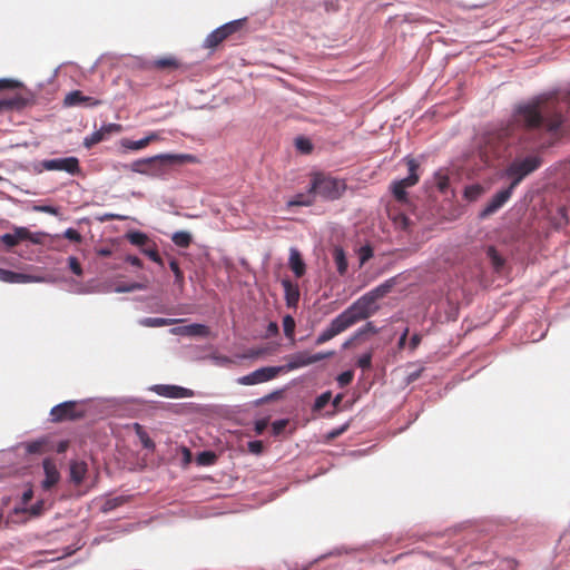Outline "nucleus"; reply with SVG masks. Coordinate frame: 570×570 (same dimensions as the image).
I'll return each mask as SVG.
<instances>
[{
	"mask_svg": "<svg viewBox=\"0 0 570 570\" xmlns=\"http://www.w3.org/2000/svg\"><path fill=\"white\" fill-rule=\"evenodd\" d=\"M357 365L363 370L367 371L372 367V353H365L361 355L357 360Z\"/></svg>",
	"mask_w": 570,
	"mask_h": 570,
	"instance_id": "a18cd8bd",
	"label": "nucleus"
},
{
	"mask_svg": "<svg viewBox=\"0 0 570 570\" xmlns=\"http://www.w3.org/2000/svg\"><path fill=\"white\" fill-rule=\"evenodd\" d=\"M333 355H334L333 351L325 352V353L320 352L316 354H309L308 352H298V353L288 355L286 357L287 363L282 367H283V371L289 372V371H294V370H297L301 367L312 365L322 360L332 357Z\"/></svg>",
	"mask_w": 570,
	"mask_h": 570,
	"instance_id": "f8f14e48",
	"label": "nucleus"
},
{
	"mask_svg": "<svg viewBox=\"0 0 570 570\" xmlns=\"http://www.w3.org/2000/svg\"><path fill=\"white\" fill-rule=\"evenodd\" d=\"M409 335V328H405V331L402 333L400 340H399V347L402 348L405 345L406 338Z\"/></svg>",
	"mask_w": 570,
	"mask_h": 570,
	"instance_id": "774afa93",
	"label": "nucleus"
},
{
	"mask_svg": "<svg viewBox=\"0 0 570 570\" xmlns=\"http://www.w3.org/2000/svg\"><path fill=\"white\" fill-rule=\"evenodd\" d=\"M191 158L189 155H157L131 163L130 169L138 174L157 175L166 166L183 164Z\"/></svg>",
	"mask_w": 570,
	"mask_h": 570,
	"instance_id": "39448f33",
	"label": "nucleus"
},
{
	"mask_svg": "<svg viewBox=\"0 0 570 570\" xmlns=\"http://www.w3.org/2000/svg\"><path fill=\"white\" fill-rule=\"evenodd\" d=\"M155 391L161 396L171 399L189 397L193 395L190 390L177 385H157Z\"/></svg>",
	"mask_w": 570,
	"mask_h": 570,
	"instance_id": "6ab92c4d",
	"label": "nucleus"
},
{
	"mask_svg": "<svg viewBox=\"0 0 570 570\" xmlns=\"http://www.w3.org/2000/svg\"><path fill=\"white\" fill-rule=\"evenodd\" d=\"M284 333L287 337H292L295 330L294 318L289 315L285 316L283 320Z\"/></svg>",
	"mask_w": 570,
	"mask_h": 570,
	"instance_id": "37998d69",
	"label": "nucleus"
},
{
	"mask_svg": "<svg viewBox=\"0 0 570 570\" xmlns=\"http://www.w3.org/2000/svg\"><path fill=\"white\" fill-rule=\"evenodd\" d=\"M68 266H69L70 271H71L75 275H77V276H79V277H80V276H82V274H83V272H82V267H81V265H80V263H79V261H78V258H77V257H75V256H70V257L68 258Z\"/></svg>",
	"mask_w": 570,
	"mask_h": 570,
	"instance_id": "c03bdc74",
	"label": "nucleus"
},
{
	"mask_svg": "<svg viewBox=\"0 0 570 570\" xmlns=\"http://www.w3.org/2000/svg\"><path fill=\"white\" fill-rule=\"evenodd\" d=\"M435 185L438 189L445 193L450 185V178L443 170H439L434 176Z\"/></svg>",
	"mask_w": 570,
	"mask_h": 570,
	"instance_id": "f704fd0d",
	"label": "nucleus"
},
{
	"mask_svg": "<svg viewBox=\"0 0 570 570\" xmlns=\"http://www.w3.org/2000/svg\"><path fill=\"white\" fill-rule=\"evenodd\" d=\"M42 449V442L36 441L28 444V452L39 453Z\"/></svg>",
	"mask_w": 570,
	"mask_h": 570,
	"instance_id": "bf43d9fd",
	"label": "nucleus"
},
{
	"mask_svg": "<svg viewBox=\"0 0 570 570\" xmlns=\"http://www.w3.org/2000/svg\"><path fill=\"white\" fill-rule=\"evenodd\" d=\"M421 343V335L414 334L410 340V347L411 350H415Z\"/></svg>",
	"mask_w": 570,
	"mask_h": 570,
	"instance_id": "680f3d73",
	"label": "nucleus"
},
{
	"mask_svg": "<svg viewBox=\"0 0 570 570\" xmlns=\"http://www.w3.org/2000/svg\"><path fill=\"white\" fill-rule=\"evenodd\" d=\"M534 170V157L529 155L522 160H514L507 168V176L512 179L510 186L511 188H515V186L523 179L524 176Z\"/></svg>",
	"mask_w": 570,
	"mask_h": 570,
	"instance_id": "ddd939ff",
	"label": "nucleus"
},
{
	"mask_svg": "<svg viewBox=\"0 0 570 570\" xmlns=\"http://www.w3.org/2000/svg\"><path fill=\"white\" fill-rule=\"evenodd\" d=\"M569 109L568 96L559 89L537 94V169L542 164L539 155V147L542 146L540 134L547 132L551 138L563 136L569 120Z\"/></svg>",
	"mask_w": 570,
	"mask_h": 570,
	"instance_id": "f03ea898",
	"label": "nucleus"
},
{
	"mask_svg": "<svg viewBox=\"0 0 570 570\" xmlns=\"http://www.w3.org/2000/svg\"><path fill=\"white\" fill-rule=\"evenodd\" d=\"M395 285V279L390 278L361 296L348 308L358 321L366 320L376 311V302L386 296Z\"/></svg>",
	"mask_w": 570,
	"mask_h": 570,
	"instance_id": "20e7f679",
	"label": "nucleus"
},
{
	"mask_svg": "<svg viewBox=\"0 0 570 570\" xmlns=\"http://www.w3.org/2000/svg\"><path fill=\"white\" fill-rule=\"evenodd\" d=\"M31 99L22 95H14L13 97L3 99V105H7V110L22 109L30 104Z\"/></svg>",
	"mask_w": 570,
	"mask_h": 570,
	"instance_id": "bb28decb",
	"label": "nucleus"
},
{
	"mask_svg": "<svg viewBox=\"0 0 570 570\" xmlns=\"http://www.w3.org/2000/svg\"><path fill=\"white\" fill-rule=\"evenodd\" d=\"M266 425H267L266 421H264V420L263 421H257L256 425H255L256 432L258 434L263 433V431L265 430Z\"/></svg>",
	"mask_w": 570,
	"mask_h": 570,
	"instance_id": "338daca9",
	"label": "nucleus"
},
{
	"mask_svg": "<svg viewBox=\"0 0 570 570\" xmlns=\"http://www.w3.org/2000/svg\"><path fill=\"white\" fill-rule=\"evenodd\" d=\"M42 166L47 170H61L71 175L80 171L79 160L76 157L43 160Z\"/></svg>",
	"mask_w": 570,
	"mask_h": 570,
	"instance_id": "2eb2a0df",
	"label": "nucleus"
},
{
	"mask_svg": "<svg viewBox=\"0 0 570 570\" xmlns=\"http://www.w3.org/2000/svg\"><path fill=\"white\" fill-rule=\"evenodd\" d=\"M360 322L357 317L351 312L347 307L344 312L337 315L330 325L317 336L315 344L322 345L342 332L346 331L348 327Z\"/></svg>",
	"mask_w": 570,
	"mask_h": 570,
	"instance_id": "6e6552de",
	"label": "nucleus"
},
{
	"mask_svg": "<svg viewBox=\"0 0 570 570\" xmlns=\"http://www.w3.org/2000/svg\"><path fill=\"white\" fill-rule=\"evenodd\" d=\"M85 415L86 410L82 406V402L78 401H66L55 405L50 410V420L53 423L76 421L82 419Z\"/></svg>",
	"mask_w": 570,
	"mask_h": 570,
	"instance_id": "1a4fd4ad",
	"label": "nucleus"
},
{
	"mask_svg": "<svg viewBox=\"0 0 570 570\" xmlns=\"http://www.w3.org/2000/svg\"><path fill=\"white\" fill-rule=\"evenodd\" d=\"M43 505H45L43 501H42V500H40V501L36 502L33 505H31L27 511H28L31 515H33V517H38V515L42 514L43 509H45V508H43ZM21 511H26V510H24V509H22Z\"/></svg>",
	"mask_w": 570,
	"mask_h": 570,
	"instance_id": "09e8293b",
	"label": "nucleus"
},
{
	"mask_svg": "<svg viewBox=\"0 0 570 570\" xmlns=\"http://www.w3.org/2000/svg\"><path fill=\"white\" fill-rule=\"evenodd\" d=\"M422 372H423V367H421V368H419V370H416L414 372L409 373L407 382L412 383V382L416 381L421 376Z\"/></svg>",
	"mask_w": 570,
	"mask_h": 570,
	"instance_id": "052dcab7",
	"label": "nucleus"
},
{
	"mask_svg": "<svg viewBox=\"0 0 570 570\" xmlns=\"http://www.w3.org/2000/svg\"><path fill=\"white\" fill-rule=\"evenodd\" d=\"M157 138L156 134H150L149 136L139 139V140H130V139H124L121 145L122 147L131 150H140L147 147L153 140Z\"/></svg>",
	"mask_w": 570,
	"mask_h": 570,
	"instance_id": "b1692460",
	"label": "nucleus"
},
{
	"mask_svg": "<svg viewBox=\"0 0 570 570\" xmlns=\"http://www.w3.org/2000/svg\"><path fill=\"white\" fill-rule=\"evenodd\" d=\"M244 26V20H234L227 22L212 31L205 39V48L214 49L233 35L239 32Z\"/></svg>",
	"mask_w": 570,
	"mask_h": 570,
	"instance_id": "9b49d317",
	"label": "nucleus"
},
{
	"mask_svg": "<svg viewBox=\"0 0 570 570\" xmlns=\"http://www.w3.org/2000/svg\"><path fill=\"white\" fill-rule=\"evenodd\" d=\"M389 217L393 220L396 228L406 230L410 226V218L401 212H397L392 206L387 207Z\"/></svg>",
	"mask_w": 570,
	"mask_h": 570,
	"instance_id": "4be33fe9",
	"label": "nucleus"
},
{
	"mask_svg": "<svg viewBox=\"0 0 570 570\" xmlns=\"http://www.w3.org/2000/svg\"><path fill=\"white\" fill-rule=\"evenodd\" d=\"M296 147L303 153H309L312 150L311 141L304 138H298L296 140Z\"/></svg>",
	"mask_w": 570,
	"mask_h": 570,
	"instance_id": "8fccbe9b",
	"label": "nucleus"
},
{
	"mask_svg": "<svg viewBox=\"0 0 570 570\" xmlns=\"http://www.w3.org/2000/svg\"><path fill=\"white\" fill-rule=\"evenodd\" d=\"M534 128V100L519 105L513 114V120L505 127L490 131L484 137L485 149L490 146H508L518 139V145H534L532 129Z\"/></svg>",
	"mask_w": 570,
	"mask_h": 570,
	"instance_id": "7ed1b4c3",
	"label": "nucleus"
},
{
	"mask_svg": "<svg viewBox=\"0 0 570 570\" xmlns=\"http://www.w3.org/2000/svg\"><path fill=\"white\" fill-rule=\"evenodd\" d=\"M19 87H21V83L17 80L7 79V78L0 79V90L16 89Z\"/></svg>",
	"mask_w": 570,
	"mask_h": 570,
	"instance_id": "49530a36",
	"label": "nucleus"
},
{
	"mask_svg": "<svg viewBox=\"0 0 570 570\" xmlns=\"http://www.w3.org/2000/svg\"><path fill=\"white\" fill-rule=\"evenodd\" d=\"M513 188L509 186L505 189L498 191L485 205L480 216L482 218L488 217L498 212L511 197Z\"/></svg>",
	"mask_w": 570,
	"mask_h": 570,
	"instance_id": "dca6fc26",
	"label": "nucleus"
},
{
	"mask_svg": "<svg viewBox=\"0 0 570 570\" xmlns=\"http://www.w3.org/2000/svg\"><path fill=\"white\" fill-rule=\"evenodd\" d=\"M146 288H147L146 284H142V283H131L128 286H126L124 288H120L119 291L120 292H134V291H141V289H146Z\"/></svg>",
	"mask_w": 570,
	"mask_h": 570,
	"instance_id": "864d4df0",
	"label": "nucleus"
},
{
	"mask_svg": "<svg viewBox=\"0 0 570 570\" xmlns=\"http://www.w3.org/2000/svg\"><path fill=\"white\" fill-rule=\"evenodd\" d=\"M87 473V464L85 462H73L70 465V478L76 484H80Z\"/></svg>",
	"mask_w": 570,
	"mask_h": 570,
	"instance_id": "cd10ccee",
	"label": "nucleus"
},
{
	"mask_svg": "<svg viewBox=\"0 0 570 570\" xmlns=\"http://www.w3.org/2000/svg\"><path fill=\"white\" fill-rule=\"evenodd\" d=\"M141 253L149 257L153 262L159 264L160 266L164 265L163 258L158 253L157 245L154 242L149 243L146 247L141 248Z\"/></svg>",
	"mask_w": 570,
	"mask_h": 570,
	"instance_id": "473e14b6",
	"label": "nucleus"
},
{
	"mask_svg": "<svg viewBox=\"0 0 570 570\" xmlns=\"http://www.w3.org/2000/svg\"><path fill=\"white\" fill-rule=\"evenodd\" d=\"M141 442L146 449H153L155 446L154 442L147 435L141 436Z\"/></svg>",
	"mask_w": 570,
	"mask_h": 570,
	"instance_id": "69168bd1",
	"label": "nucleus"
},
{
	"mask_svg": "<svg viewBox=\"0 0 570 570\" xmlns=\"http://www.w3.org/2000/svg\"><path fill=\"white\" fill-rule=\"evenodd\" d=\"M47 236L43 232L32 233L27 227H14L12 234H3L0 240L8 248H12L22 240H29L32 244L41 245Z\"/></svg>",
	"mask_w": 570,
	"mask_h": 570,
	"instance_id": "9d476101",
	"label": "nucleus"
},
{
	"mask_svg": "<svg viewBox=\"0 0 570 570\" xmlns=\"http://www.w3.org/2000/svg\"><path fill=\"white\" fill-rule=\"evenodd\" d=\"M169 267H170V269L173 271V273L175 275V283L178 284L179 286H183V284H184V273L180 269L178 262L176 259H171L169 262Z\"/></svg>",
	"mask_w": 570,
	"mask_h": 570,
	"instance_id": "ea45409f",
	"label": "nucleus"
},
{
	"mask_svg": "<svg viewBox=\"0 0 570 570\" xmlns=\"http://www.w3.org/2000/svg\"><path fill=\"white\" fill-rule=\"evenodd\" d=\"M0 281L6 283H27L30 281V276L0 268Z\"/></svg>",
	"mask_w": 570,
	"mask_h": 570,
	"instance_id": "a878e982",
	"label": "nucleus"
},
{
	"mask_svg": "<svg viewBox=\"0 0 570 570\" xmlns=\"http://www.w3.org/2000/svg\"><path fill=\"white\" fill-rule=\"evenodd\" d=\"M283 371V367L268 366L261 367L247 375L237 379V383L240 385H255L273 380L278 373Z\"/></svg>",
	"mask_w": 570,
	"mask_h": 570,
	"instance_id": "4468645a",
	"label": "nucleus"
},
{
	"mask_svg": "<svg viewBox=\"0 0 570 570\" xmlns=\"http://www.w3.org/2000/svg\"><path fill=\"white\" fill-rule=\"evenodd\" d=\"M120 504H122L121 498L110 499L105 502L104 510L109 511L115 509L116 507H119Z\"/></svg>",
	"mask_w": 570,
	"mask_h": 570,
	"instance_id": "603ef678",
	"label": "nucleus"
},
{
	"mask_svg": "<svg viewBox=\"0 0 570 570\" xmlns=\"http://www.w3.org/2000/svg\"><path fill=\"white\" fill-rule=\"evenodd\" d=\"M216 454L212 451L200 452L197 456V462L200 465H212L216 462Z\"/></svg>",
	"mask_w": 570,
	"mask_h": 570,
	"instance_id": "e433bc0d",
	"label": "nucleus"
},
{
	"mask_svg": "<svg viewBox=\"0 0 570 570\" xmlns=\"http://www.w3.org/2000/svg\"><path fill=\"white\" fill-rule=\"evenodd\" d=\"M353 379H354V372L352 370H348V371L342 372L337 376L336 381H337V384L340 385V387H345L352 383Z\"/></svg>",
	"mask_w": 570,
	"mask_h": 570,
	"instance_id": "79ce46f5",
	"label": "nucleus"
},
{
	"mask_svg": "<svg viewBox=\"0 0 570 570\" xmlns=\"http://www.w3.org/2000/svg\"><path fill=\"white\" fill-rule=\"evenodd\" d=\"M479 194H481V188L479 189L478 187H469L465 189V196L470 200H474Z\"/></svg>",
	"mask_w": 570,
	"mask_h": 570,
	"instance_id": "6e6d98bb",
	"label": "nucleus"
},
{
	"mask_svg": "<svg viewBox=\"0 0 570 570\" xmlns=\"http://www.w3.org/2000/svg\"><path fill=\"white\" fill-rule=\"evenodd\" d=\"M282 286L285 292V299L288 307H294L297 305L299 299V289L298 286L293 284L289 279H283Z\"/></svg>",
	"mask_w": 570,
	"mask_h": 570,
	"instance_id": "412c9836",
	"label": "nucleus"
},
{
	"mask_svg": "<svg viewBox=\"0 0 570 570\" xmlns=\"http://www.w3.org/2000/svg\"><path fill=\"white\" fill-rule=\"evenodd\" d=\"M331 399H332V393L330 391L322 393L315 400L314 410L320 411V410L324 409L328 404Z\"/></svg>",
	"mask_w": 570,
	"mask_h": 570,
	"instance_id": "a19ab883",
	"label": "nucleus"
},
{
	"mask_svg": "<svg viewBox=\"0 0 570 570\" xmlns=\"http://www.w3.org/2000/svg\"><path fill=\"white\" fill-rule=\"evenodd\" d=\"M406 165L409 169L407 177L393 181L391 185V191L395 200L401 205H409L410 200L407 197L406 188L413 187L419 183V164L414 158H406Z\"/></svg>",
	"mask_w": 570,
	"mask_h": 570,
	"instance_id": "0eeeda50",
	"label": "nucleus"
},
{
	"mask_svg": "<svg viewBox=\"0 0 570 570\" xmlns=\"http://www.w3.org/2000/svg\"><path fill=\"white\" fill-rule=\"evenodd\" d=\"M346 189L344 180L327 176L324 174H315L313 176L309 193L317 194L324 199H338Z\"/></svg>",
	"mask_w": 570,
	"mask_h": 570,
	"instance_id": "423d86ee",
	"label": "nucleus"
},
{
	"mask_svg": "<svg viewBox=\"0 0 570 570\" xmlns=\"http://www.w3.org/2000/svg\"><path fill=\"white\" fill-rule=\"evenodd\" d=\"M360 267L373 257V247L370 244L361 246L358 252Z\"/></svg>",
	"mask_w": 570,
	"mask_h": 570,
	"instance_id": "c9c22d12",
	"label": "nucleus"
},
{
	"mask_svg": "<svg viewBox=\"0 0 570 570\" xmlns=\"http://www.w3.org/2000/svg\"><path fill=\"white\" fill-rule=\"evenodd\" d=\"M248 450L254 454H261L263 452V443L262 441H250L248 442Z\"/></svg>",
	"mask_w": 570,
	"mask_h": 570,
	"instance_id": "3c124183",
	"label": "nucleus"
},
{
	"mask_svg": "<svg viewBox=\"0 0 570 570\" xmlns=\"http://www.w3.org/2000/svg\"><path fill=\"white\" fill-rule=\"evenodd\" d=\"M309 193L308 195L298 194L295 197H293L291 200L287 202L288 207H295V206H311L314 203V198Z\"/></svg>",
	"mask_w": 570,
	"mask_h": 570,
	"instance_id": "72a5a7b5",
	"label": "nucleus"
},
{
	"mask_svg": "<svg viewBox=\"0 0 570 570\" xmlns=\"http://www.w3.org/2000/svg\"><path fill=\"white\" fill-rule=\"evenodd\" d=\"M288 265L297 278L302 277L306 272V265L297 248H291Z\"/></svg>",
	"mask_w": 570,
	"mask_h": 570,
	"instance_id": "aec40b11",
	"label": "nucleus"
},
{
	"mask_svg": "<svg viewBox=\"0 0 570 570\" xmlns=\"http://www.w3.org/2000/svg\"><path fill=\"white\" fill-rule=\"evenodd\" d=\"M333 258L336 265L337 273L344 276L347 272V258L344 249L341 246H335L333 249Z\"/></svg>",
	"mask_w": 570,
	"mask_h": 570,
	"instance_id": "5701e85b",
	"label": "nucleus"
},
{
	"mask_svg": "<svg viewBox=\"0 0 570 570\" xmlns=\"http://www.w3.org/2000/svg\"><path fill=\"white\" fill-rule=\"evenodd\" d=\"M570 164L560 161L537 181V238L544 229L559 230L569 224Z\"/></svg>",
	"mask_w": 570,
	"mask_h": 570,
	"instance_id": "f257e3e1",
	"label": "nucleus"
},
{
	"mask_svg": "<svg viewBox=\"0 0 570 570\" xmlns=\"http://www.w3.org/2000/svg\"><path fill=\"white\" fill-rule=\"evenodd\" d=\"M91 100V97L83 96L81 91L75 90L69 92L63 100L65 106H76L80 104H85Z\"/></svg>",
	"mask_w": 570,
	"mask_h": 570,
	"instance_id": "7c9ffc66",
	"label": "nucleus"
},
{
	"mask_svg": "<svg viewBox=\"0 0 570 570\" xmlns=\"http://www.w3.org/2000/svg\"><path fill=\"white\" fill-rule=\"evenodd\" d=\"M42 465L46 475L42 481V488L43 490H50L60 480V473L51 459H45Z\"/></svg>",
	"mask_w": 570,
	"mask_h": 570,
	"instance_id": "a211bd4d",
	"label": "nucleus"
},
{
	"mask_svg": "<svg viewBox=\"0 0 570 570\" xmlns=\"http://www.w3.org/2000/svg\"><path fill=\"white\" fill-rule=\"evenodd\" d=\"M171 240L176 246L187 248L191 244L193 239L188 232L180 230L173 234Z\"/></svg>",
	"mask_w": 570,
	"mask_h": 570,
	"instance_id": "2f4dec72",
	"label": "nucleus"
},
{
	"mask_svg": "<svg viewBox=\"0 0 570 570\" xmlns=\"http://www.w3.org/2000/svg\"><path fill=\"white\" fill-rule=\"evenodd\" d=\"M126 238L128 239V242L135 246H138L140 248H144L146 247L149 243H151V240L149 239V237L145 234V233H141V232H129L126 234Z\"/></svg>",
	"mask_w": 570,
	"mask_h": 570,
	"instance_id": "c85d7f7f",
	"label": "nucleus"
},
{
	"mask_svg": "<svg viewBox=\"0 0 570 570\" xmlns=\"http://www.w3.org/2000/svg\"><path fill=\"white\" fill-rule=\"evenodd\" d=\"M126 262L129 263L130 265L132 266H136V267H142V262L139 257L137 256H134V255H128L126 257Z\"/></svg>",
	"mask_w": 570,
	"mask_h": 570,
	"instance_id": "13d9d810",
	"label": "nucleus"
},
{
	"mask_svg": "<svg viewBox=\"0 0 570 570\" xmlns=\"http://www.w3.org/2000/svg\"><path fill=\"white\" fill-rule=\"evenodd\" d=\"M32 498H33V491H32V489H28L22 494V498H21L22 499V503L23 504H28L29 501H31Z\"/></svg>",
	"mask_w": 570,
	"mask_h": 570,
	"instance_id": "e2e57ef3",
	"label": "nucleus"
},
{
	"mask_svg": "<svg viewBox=\"0 0 570 570\" xmlns=\"http://www.w3.org/2000/svg\"><path fill=\"white\" fill-rule=\"evenodd\" d=\"M170 333L174 335H185V336H200L207 337L210 333L209 327L204 324H189L184 326L174 327L170 330Z\"/></svg>",
	"mask_w": 570,
	"mask_h": 570,
	"instance_id": "f3484780",
	"label": "nucleus"
},
{
	"mask_svg": "<svg viewBox=\"0 0 570 570\" xmlns=\"http://www.w3.org/2000/svg\"><path fill=\"white\" fill-rule=\"evenodd\" d=\"M105 138V132L101 131V130H98V131H95L92 132L90 136L86 137L85 138V141H83V145L87 147V148H90L92 147L94 145H97L99 144L100 141H102Z\"/></svg>",
	"mask_w": 570,
	"mask_h": 570,
	"instance_id": "58836bf2",
	"label": "nucleus"
},
{
	"mask_svg": "<svg viewBox=\"0 0 570 570\" xmlns=\"http://www.w3.org/2000/svg\"><path fill=\"white\" fill-rule=\"evenodd\" d=\"M324 7H325V10H326L327 12L338 10V6H337V3H336V2H333V1H326V2L324 3Z\"/></svg>",
	"mask_w": 570,
	"mask_h": 570,
	"instance_id": "0e129e2a",
	"label": "nucleus"
},
{
	"mask_svg": "<svg viewBox=\"0 0 570 570\" xmlns=\"http://www.w3.org/2000/svg\"><path fill=\"white\" fill-rule=\"evenodd\" d=\"M287 424V421L285 420H278L273 423V430L275 434L281 433Z\"/></svg>",
	"mask_w": 570,
	"mask_h": 570,
	"instance_id": "4d7b16f0",
	"label": "nucleus"
},
{
	"mask_svg": "<svg viewBox=\"0 0 570 570\" xmlns=\"http://www.w3.org/2000/svg\"><path fill=\"white\" fill-rule=\"evenodd\" d=\"M178 322H179V320H175V318L147 317V318L142 320L140 323H141V325L147 326V327H161V326L171 325V324H175Z\"/></svg>",
	"mask_w": 570,
	"mask_h": 570,
	"instance_id": "c756f323",
	"label": "nucleus"
},
{
	"mask_svg": "<svg viewBox=\"0 0 570 570\" xmlns=\"http://www.w3.org/2000/svg\"><path fill=\"white\" fill-rule=\"evenodd\" d=\"M35 209L37 212H41V213H46V214H50V215H57L58 214V209L56 207L48 206V205L37 206V207H35Z\"/></svg>",
	"mask_w": 570,
	"mask_h": 570,
	"instance_id": "5fc2aeb1",
	"label": "nucleus"
},
{
	"mask_svg": "<svg viewBox=\"0 0 570 570\" xmlns=\"http://www.w3.org/2000/svg\"><path fill=\"white\" fill-rule=\"evenodd\" d=\"M179 66V61L171 56L158 58L153 61V67L158 70H176Z\"/></svg>",
	"mask_w": 570,
	"mask_h": 570,
	"instance_id": "393cba45",
	"label": "nucleus"
},
{
	"mask_svg": "<svg viewBox=\"0 0 570 570\" xmlns=\"http://www.w3.org/2000/svg\"><path fill=\"white\" fill-rule=\"evenodd\" d=\"M487 254H488V257L490 258L493 267L497 271H499L504 264L503 258L499 255V253L495 250L494 247H489Z\"/></svg>",
	"mask_w": 570,
	"mask_h": 570,
	"instance_id": "4c0bfd02",
	"label": "nucleus"
},
{
	"mask_svg": "<svg viewBox=\"0 0 570 570\" xmlns=\"http://www.w3.org/2000/svg\"><path fill=\"white\" fill-rule=\"evenodd\" d=\"M63 237L69 239V240H71V242H75V243H80L81 242L80 233L77 229H73V228L66 229L65 233H63Z\"/></svg>",
	"mask_w": 570,
	"mask_h": 570,
	"instance_id": "de8ad7c7",
	"label": "nucleus"
}]
</instances>
